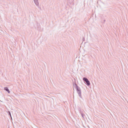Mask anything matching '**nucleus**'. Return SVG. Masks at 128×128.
Segmentation results:
<instances>
[{
  "label": "nucleus",
  "mask_w": 128,
  "mask_h": 128,
  "mask_svg": "<svg viewBox=\"0 0 128 128\" xmlns=\"http://www.w3.org/2000/svg\"><path fill=\"white\" fill-rule=\"evenodd\" d=\"M76 89L79 97L81 98H82L81 90L80 88L78 85H76Z\"/></svg>",
  "instance_id": "1"
},
{
  "label": "nucleus",
  "mask_w": 128,
  "mask_h": 128,
  "mask_svg": "<svg viewBox=\"0 0 128 128\" xmlns=\"http://www.w3.org/2000/svg\"><path fill=\"white\" fill-rule=\"evenodd\" d=\"M83 81L86 83V84L88 86H89L90 84V81L88 78H86L84 77L83 78Z\"/></svg>",
  "instance_id": "2"
},
{
  "label": "nucleus",
  "mask_w": 128,
  "mask_h": 128,
  "mask_svg": "<svg viewBox=\"0 0 128 128\" xmlns=\"http://www.w3.org/2000/svg\"><path fill=\"white\" fill-rule=\"evenodd\" d=\"M36 5L38 6V7L40 8H40L39 6V3L38 0H33Z\"/></svg>",
  "instance_id": "3"
},
{
  "label": "nucleus",
  "mask_w": 128,
  "mask_h": 128,
  "mask_svg": "<svg viewBox=\"0 0 128 128\" xmlns=\"http://www.w3.org/2000/svg\"><path fill=\"white\" fill-rule=\"evenodd\" d=\"M4 90H6V91L8 92V93H10V91L9 90V89L7 87H5L4 88Z\"/></svg>",
  "instance_id": "4"
},
{
  "label": "nucleus",
  "mask_w": 128,
  "mask_h": 128,
  "mask_svg": "<svg viewBox=\"0 0 128 128\" xmlns=\"http://www.w3.org/2000/svg\"><path fill=\"white\" fill-rule=\"evenodd\" d=\"M80 113L82 117L84 118L85 115L83 113V112L82 111H80Z\"/></svg>",
  "instance_id": "5"
},
{
  "label": "nucleus",
  "mask_w": 128,
  "mask_h": 128,
  "mask_svg": "<svg viewBox=\"0 0 128 128\" xmlns=\"http://www.w3.org/2000/svg\"><path fill=\"white\" fill-rule=\"evenodd\" d=\"M78 110L79 112L80 113V111H82L81 110L80 108H78Z\"/></svg>",
  "instance_id": "6"
},
{
  "label": "nucleus",
  "mask_w": 128,
  "mask_h": 128,
  "mask_svg": "<svg viewBox=\"0 0 128 128\" xmlns=\"http://www.w3.org/2000/svg\"><path fill=\"white\" fill-rule=\"evenodd\" d=\"M8 114H9V115H10V116H11V114L10 112L9 111L8 112Z\"/></svg>",
  "instance_id": "7"
},
{
  "label": "nucleus",
  "mask_w": 128,
  "mask_h": 128,
  "mask_svg": "<svg viewBox=\"0 0 128 128\" xmlns=\"http://www.w3.org/2000/svg\"><path fill=\"white\" fill-rule=\"evenodd\" d=\"M74 84L76 86V85H77L76 83H74Z\"/></svg>",
  "instance_id": "8"
},
{
  "label": "nucleus",
  "mask_w": 128,
  "mask_h": 128,
  "mask_svg": "<svg viewBox=\"0 0 128 128\" xmlns=\"http://www.w3.org/2000/svg\"><path fill=\"white\" fill-rule=\"evenodd\" d=\"M104 22H105V20H104Z\"/></svg>",
  "instance_id": "9"
},
{
  "label": "nucleus",
  "mask_w": 128,
  "mask_h": 128,
  "mask_svg": "<svg viewBox=\"0 0 128 128\" xmlns=\"http://www.w3.org/2000/svg\"><path fill=\"white\" fill-rule=\"evenodd\" d=\"M84 39H83V40H84Z\"/></svg>",
  "instance_id": "10"
},
{
  "label": "nucleus",
  "mask_w": 128,
  "mask_h": 128,
  "mask_svg": "<svg viewBox=\"0 0 128 128\" xmlns=\"http://www.w3.org/2000/svg\"><path fill=\"white\" fill-rule=\"evenodd\" d=\"M84 39H83V40H84Z\"/></svg>",
  "instance_id": "11"
}]
</instances>
